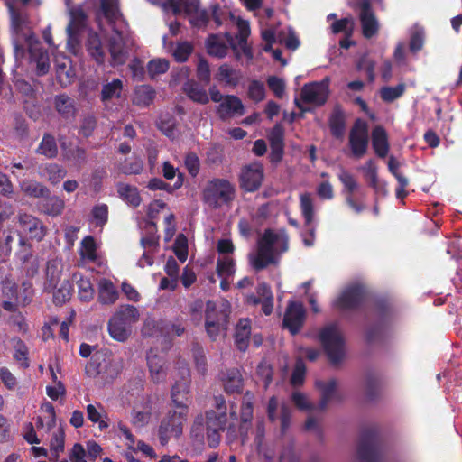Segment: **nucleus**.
Here are the masks:
<instances>
[{"label": "nucleus", "instance_id": "f257e3e1", "mask_svg": "<svg viewBox=\"0 0 462 462\" xmlns=\"http://www.w3.org/2000/svg\"><path fill=\"white\" fill-rule=\"evenodd\" d=\"M11 18L12 44L16 60H23L28 54L29 62L35 66L38 76L46 75L50 70L48 51L42 45L34 32L24 26L25 19L14 5H8Z\"/></svg>", "mask_w": 462, "mask_h": 462}, {"label": "nucleus", "instance_id": "f03ea898", "mask_svg": "<svg viewBox=\"0 0 462 462\" xmlns=\"http://www.w3.org/2000/svg\"><path fill=\"white\" fill-rule=\"evenodd\" d=\"M289 249V236L284 228L274 232L271 228L263 231L257 242L256 254L251 259V264L256 271L267 268L277 263L276 256Z\"/></svg>", "mask_w": 462, "mask_h": 462}, {"label": "nucleus", "instance_id": "7ed1b4c3", "mask_svg": "<svg viewBox=\"0 0 462 462\" xmlns=\"http://www.w3.org/2000/svg\"><path fill=\"white\" fill-rule=\"evenodd\" d=\"M139 310L134 305H121L108 321L110 337L118 342L127 341L132 335L133 325L139 320Z\"/></svg>", "mask_w": 462, "mask_h": 462}, {"label": "nucleus", "instance_id": "20e7f679", "mask_svg": "<svg viewBox=\"0 0 462 462\" xmlns=\"http://www.w3.org/2000/svg\"><path fill=\"white\" fill-rule=\"evenodd\" d=\"M231 304L227 300L218 303L208 301L205 314V328L212 340H216L220 331H226L229 325Z\"/></svg>", "mask_w": 462, "mask_h": 462}, {"label": "nucleus", "instance_id": "39448f33", "mask_svg": "<svg viewBox=\"0 0 462 462\" xmlns=\"http://www.w3.org/2000/svg\"><path fill=\"white\" fill-rule=\"evenodd\" d=\"M319 339L330 364L339 365L345 357V338L338 324L332 322L323 327L319 333Z\"/></svg>", "mask_w": 462, "mask_h": 462}, {"label": "nucleus", "instance_id": "423d86ee", "mask_svg": "<svg viewBox=\"0 0 462 462\" xmlns=\"http://www.w3.org/2000/svg\"><path fill=\"white\" fill-rule=\"evenodd\" d=\"M236 198V186L226 179L208 180L202 191L203 201L211 208L218 209L230 205Z\"/></svg>", "mask_w": 462, "mask_h": 462}, {"label": "nucleus", "instance_id": "0eeeda50", "mask_svg": "<svg viewBox=\"0 0 462 462\" xmlns=\"http://www.w3.org/2000/svg\"><path fill=\"white\" fill-rule=\"evenodd\" d=\"M383 452V446L378 430L375 427L364 429L356 450L359 462H380Z\"/></svg>", "mask_w": 462, "mask_h": 462}, {"label": "nucleus", "instance_id": "6e6552de", "mask_svg": "<svg viewBox=\"0 0 462 462\" xmlns=\"http://www.w3.org/2000/svg\"><path fill=\"white\" fill-rule=\"evenodd\" d=\"M187 412L183 411H169L166 416L162 420L158 437L162 446L168 444L171 438L178 439L183 430V424L187 420Z\"/></svg>", "mask_w": 462, "mask_h": 462}, {"label": "nucleus", "instance_id": "1a4fd4ad", "mask_svg": "<svg viewBox=\"0 0 462 462\" xmlns=\"http://www.w3.org/2000/svg\"><path fill=\"white\" fill-rule=\"evenodd\" d=\"M368 291L365 286L356 283L346 287L333 301V307L340 310L359 309L367 300Z\"/></svg>", "mask_w": 462, "mask_h": 462}, {"label": "nucleus", "instance_id": "9d476101", "mask_svg": "<svg viewBox=\"0 0 462 462\" xmlns=\"http://www.w3.org/2000/svg\"><path fill=\"white\" fill-rule=\"evenodd\" d=\"M348 143L354 157H363L368 149L369 129L368 124L362 118H356L350 129Z\"/></svg>", "mask_w": 462, "mask_h": 462}, {"label": "nucleus", "instance_id": "9b49d317", "mask_svg": "<svg viewBox=\"0 0 462 462\" xmlns=\"http://www.w3.org/2000/svg\"><path fill=\"white\" fill-rule=\"evenodd\" d=\"M374 311L381 324L369 327L366 329L365 341L368 344L376 342L381 338L383 325L391 319L393 312L392 303L384 298H376L374 300Z\"/></svg>", "mask_w": 462, "mask_h": 462}, {"label": "nucleus", "instance_id": "f8f14e48", "mask_svg": "<svg viewBox=\"0 0 462 462\" xmlns=\"http://www.w3.org/2000/svg\"><path fill=\"white\" fill-rule=\"evenodd\" d=\"M264 179V168L259 162H254L245 165L239 175L240 188L245 192L257 191Z\"/></svg>", "mask_w": 462, "mask_h": 462}, {"label": "nucleus", "instance_id": "ddd939ff", "mask_svg": "<svg viewBox=\"0 0 462 462\" xmlns=\"http://www.w3.org/2000/svg\"><path fill=\"white\" fill-rule=\"evenodd\" d=\"M359 8V21L362 34L365 39H371L379 32V21L372 8L370 0H356Z\"/></svg>", "mask_w": 462, "mask_h": 462}, {"label": "nucleus", "instance_id": "4468645a", "mask_svg": "<svg viewBox=\"0 0 462 462\" xmlns=\"http://www.w3.org/2000/svg\"><path fill=\"white\" fill-rule=\"evenodd\" d=\"M227 413L214 411L206 412L207 439L210 448H217L220 442V432L226 428Z\"/></svg>", "mask_w": 462, "mask_h": 462}, {"label": "nucleus", "instance_id": "2eb2a0df", "mask_svg": "<svg viewBox=\"0 0 462 462\" xmlns=\"http://www.w3.org/2000/svg\"><path fill=\"white\" fill-rule=\"evenodd\" d=\"M304 103L323 106L328 98V79L305 84L300 92Z\"/></svg>", "mask_w": 462, "mask_h": 462}, {"label": "nucleus", "instance_id": "dca6fc26", "mask_svg": "<svg viewBox=\"0 0 462 462\" xmlns=\"http://www.w3.org/2000/svg\"><path fill=\"white\" fill-rule=\"evenodd\" d=\"M304 320L305 309L302 303L299 301L289 302L282 320L283 328H287L294 336L300 332Z\"/></svg>", "mask_w": 462, "mask_h": 462}, {"label": "nucleus", "instance_id": "f3484780", "mask_svg": "<svg viewBox=\"0 0 462 462\" xmlns=\"http://www.w3.org/2000/svg\"><path fill=\"white\" fill-rule=\"evenodd\" d=\"M337 380L331 378L328 381L317 380L316 388L320 392V401L318 408L319 411H325L332 401L342 402L344 396L337 391Z\"/></svg>", "mask_w": 462, "mask_h": 462}, {"label": "nucleus", "instance_id": "a211bd4d", "mask_svg": "<svg viewBox=\"0 0 462 462\" xmlns=\"http://www.w3.org/2000/svg\"><path fill=\"white\" fill-rule=\"evenodd\" d=\"M18 225L30 239L42 241L46 236V226L42 221L31 214L19 213Z\"/></svg>", "mask_w": 462, "mask_h": 462}, {"label": "nucleus", "instance_id": "6ab92c4d", "mask_svg": "<svg viewBox=\"0 0 462 462\" xmlns=\"http://www.w3.org/2000/svg\"><path fill=\"white\" fill-rule=\"evenodd\" d=\"M271 152L269 160L273 164L282 162L284 155V128L279 123L275 124L268 134Z\"/></svg>", "mask_w": 462, "mask_h": 462}, {"label": "nucleus", "instance_id": "aec40b11", "mask_svg": "<svg viewBox=\"0 0 462 462\" xmlns=\"http://www.w3.org/2000/svg\"><path fill=\"white\" fill-rule=\"evenodd\" d=\"M115 35L110 36L107 41L108 51L111 56V65H124L128 57V51L123 38V33L117 29L113 30Z\"/></svg>", "mask_w": 462, "mask_h": 462}, {"label": "nucleus", "instance_id": "412c9836", "mask_svg": "<svg viewBox=\"0 0 462 462\" xmlns=\"http://www.w3.org/2000/svg\"><path fill=\"white\" fill-rule=\"evenodd\" d=\"M217 114L222 121H225L236 115L243 116L245 107L239 97L234 95H226L217 107Z\"/></svg>", "mask_w": 462, "mask_h": 462}, {"label": "nucleus", "instance_id": "4be33fe9", "mask_svg": "<svg viewBox=\"0 0 462 462\" xmlns=\"http://www.w3.org/2000/svg\"><path fill=\"white\" fill-rule=\"evenodd\" d=\"M221 381L226 393L240 394L243 393L244 379L239 369H227L222 374Z\"/></svg>", "mask_w": 462, "mask_h": 462}, {"label": "nucleus", "instance_id": "5701e85b", "mask_svg": "<svg viewBox=\"0 0 462 462\" xmlns=\"http://www.w3.org/2000/svg\"><path fill=\"white\" fill-rule=\"evenodd\" d=\"M328 126L334 138L343 139L346 127V117L341 106L337 105L333 107L328 118Z\"/></svg>", "mask_w": 462, "mask_h": 462}, {"label": "nucleus", "instance_id": "b1692460", "mask_svg": "<svg viewBox=\"0 0 462 462\" xmlns=\"http://www.w3.org/2000/svg\"><path fill=\"white\" fill-rule=\"evenodd\" d=\"M37 207L47 216L58 217L65 208V201L60 197L50 193L37 203Z\"/></svg>", "mask_w": 462, "mask_h": 462}, {"label": "nucleus", "instance_id": "393cba45", "mask_svg": "<svg viewBox=\"0 0 462 462\" xmlns=\"http://www.w3.org/2000/svg\"><path fill=\"white\" fill-rule=\"evenodd\" d=\"M249 35H250L249 24L245 22H242L238 24V33L236 36V44L234 42V39L229 33H226V37L227 39V42H229V44L231 45V47L234 50H236V47L238 46L246 57L252 58L253 57L252 50H251V47L247 44V39H248Z\"/></svg>", "mask_w": 462, "mask_h": 462}, {"label": "nucleus", "instance_id": "a878e982", "mask_svg": "<svg viewBox=\"0 0 462 462\" xmlns=\"http://www.w3.org/2000/svg\"><path fill=\"white\" fill-rule=\"evenodd\" d=\"M189 392V381L188 378L182 377L181 381L176 382L171 388V400L179 409L188 413V394Z\"/></svg>", "mask_w": 462, "mask_h": 462}, {"label": "nucleus", "instance_id": "bb28decb", "mask_svg": "<svg viewBox=\"0 0 462 462\" xmlns=\"http://www.w3.org/2000/svg\"><path fill=\"white\" fill-rule=\"evenodd\" d=\"M39 174L51 185H58L67 175V170L60 164L46 162L39 167Z\"/></svg>", "mask_w": 462, "mask_h": 462}, {"label": "nucleus", "instance_id": "cd10ccee", "mask_svg": "<svg viewBox=\"0 0 462 462\" xmlns=\"http://www.w3.org/2000/svg\"><path fill=\"white\" fill-rule=\"evenodd\" d=\"M372 146L379 158H385L387 156L390 144L387 133L381 125L375 126L372 131Z\"/></svg>", "mask_w": 462, "mask_h": 462}, {"label": "nucleus", "instance_id": "c85d7f7f", "mask_svg": "<svg viewBox=\"0 0 462 462\" xmlns=\"http://www.w3.org/2000/svg\"><path fill=\"white\" fill-rule=\"evenodd\" d=\"M118 297L119 292L115 284L108 279H101L98 283V302L103 305H112L117 300Z\"/></svg>", "mask_w": 462, "mask_h": 462}, {"label": "nucleus", "instance_id": "c756f323", "mask_svg": "<svg viewBox=\"0 0 462 462\" xmlns=\"http://www.w3.org/2000/svg\"><path fill=\"white\" fill-rule=\"evenodd\" d=\"M251 335V320L248 319H241L236 327L235 343L236 347L245 352L249 346Z\"/></svg>", "mask_w": 462, "mask_h": 462}, {"label": "nucleus", "instance_id": "7c9ffc66", "mask_svg": "<svg viewBox=\"0 0 462 462\" xmlns=\"http://www.w3.org/2000/svg\"><path fill=\"white\" fill-rule=\"evenodd\" d=\"M182 89L187 97L193 102L205 105L209 101L206 89L195 80L191 79L185 82Z\"/></svg>", "mask_w": 462, "mask_h": 462}, {"label": "nucleus", "instance_id": "2f4dec72", "mask_svg": "<svg viewBox=\"0 0 462 462\" xmlns=\"http://www.w3.org/2000/svg\"><path fill=\"white\" fill-rule=\"evenodd\" d=\"M147 365L149 367L151 378L153 383H159L165 380V360L162 357L159 356L158 355H148Z\"/></svg>", "mask_w": 462, "mask_h": 462}, {"label": "nucleus", "instance_id": "473e14b6", "mask_svg": "<svg viewBox=\"0 0 462 462\" xmlns=\"http://www.w3.org/2000/svg\"><path fill=\"white\" fill-rule=\"evenodd\" d=\"M73 281L78 286V294L81 301L89 302L93 300L95 290L90 280L85 277L81 273H73Z\"/></svg>", "mask_w": 462, "mask_h": 462}, {"label": "nucleus", "instance_id": "72a5a7b5", "mask_svg": "<svg viewBox=\"0 0 462 462\" xmlns=\"http://www.w3.org/2000/svg\"><path fill=\"white\" fill-rule=\"evenodd\" d=\"M154 98L155 90L149 85H141L134 90L133 104L140 107H147Z\"/></svg>", "mask_w": 462, "mask_h": 462}, {"label": "nucleus", "instance_id": "f704fd0d", "mask_svg": "<svg viewBox=\"0 0 462 462\" xmlns=\"http://www.w3.org/2000/svg\"><path fill=\"white\" fill-rule=\"evenodd\" d=\"M35 152L47 159L56 158L58 156L59 150L55 137L49 133H45L36 148Z\"/></svg>", "mask_w": 462, "mask_h": 462}, {"label": "nucleus", "instance_id": "c9c22d12", "mask_svg": "<svg viewBox=\"0 0 462 462\" xmlns=\"http://www.w3.org/2000/svg\"><path fill=\"white\" fill-rule=\"evenodd\" d=\"M69 15L70 19L67 26V32L71 37L85 28L87 14L81 7H75L70 10Z\"/></svg>", "mask_w": 462, "mask_h": 462}, {"label": "nucleus", "instance_id": "e433bc0d", "mask_svg": "<svg viewBox=\"0 0 462 462\" xmlns=\"http://www.w3.org/2000/svg\"><path fill=\"white\" fill-rule=\"evenodd\" d=\"M215 78L218 82L235 88L238 85L241 75L238 70L225 63L218 68Z\"/></svg>", "mask_w": 462, "mask_h": 462}, {"label": "nucleus", "instance_id": "4c0bfd02", "mask_svg": "<svg viewBox=\"0 0 462 462\" xmlns=\"http://www.w3.org/2000/svg\"><path fill=\"white\" fill-rule=\"evenodd\" d=\"M55 108L64 118H73L76 114L74 99L65 94H60L55 97Z\"/></svg>", "mask_w": 462, "mask_h": 462}, {"label": "nucleus", "instance_id": "58836bf2", "mask_svg": "<svg viewBox=\"0 0 462 462\" xmlns=\"http://www.w3.org/2000/svg\"><path fill=\"white\" fill-rule=\"evenodd\" d=\"M119 197L128 205L137 208L142 201L138 189L129 184L120 183L117 186Z\"/></svg>", "mask_w": 462, "mask_h": 462}, {"label": "nucleus", "instance_id": "ea45409f", "mask_svg": "<svg viewBox=\"0 0 462 462\" xmlns=\"http://www.w3.org/2000/svg\"><path fill=\"white\" fill-rule=\"evenodd\" d=\"M123 88V81L120 79H114L111 82L104 84L100 92V100L106 103L113 98H120Z\"/></svg>", "mask_w": 462, "mask_h": 462}, {"label": "nucleus", "instance_id": "a19ab883", "mask_svg": "<svg viewBox=\"0 0 462 462\" xmlns=\"http://www.w3.org/2000/svg\"><path fill=\"white\" fill-rule=\"evenodd\" d=\"M184 182V174L182 172H178L177 180L173 185H171L162 179L152 178L150 180L148 183V188L151 190H165L168 193H172L173 191L180 189Z\"/></svg>", "mask_w": 462, "mask_h": 462}, {"label": "nucleus", "instance_id": "79ce46f5", "mask_svg": "<svg viewBox=\"0 0 462 462\" xmlns=\"http://www.w3.org/2000/svg\"><path fill=\"white\" fill-rule=\"evenodd\" d=\"M87 50L89 55L98 63L104 64L106 53L102 47L100 38L97 33L90 35L87 42Z\"/></svg>", "mask_w": 462, "mask_h": 462}, {"label": "nucleus", "instance_id": "37998d69", "mask_svg": "<svg viewBox=\"0 0 462 462\" xmlns=\"http://www.w3.org/2000/svg\"><path fill=\"white\" fill-rule=\"evenodd\" d=\"M256 292L263 298L260 302L263 312L267 316L270 315L273 309V295L270 286L266 282L259 283Z\"/></svg>", "mask_w": 462, "mask_h": 462}, {"label": "nucleus", "instance_id": "c03bdc74", "mask_svg": "<svg viewBox=\"0 0 462 462\" xmlns=\"http://www.w3.org/2000/svg\"><path fill=\"white\" fill-rule=\"evenodd\" d=\"M208 53L217 58H224L227 54V46L216 34H211L206 41Z\"/></svg>", "mask_w": 462, "mask_h": 462}, {"label": "nucleus", "instance_id": "a18cd8bd", "mask_svg": "<svg viewBox=\"0 0 462 462\" xmlns=\"http://www.w3.org/2000/svg\"><path fill=\"white\" fill-rule=\"evenodd\" d=\"M21 188L22 190L30 198L42 199L44 196L50 194V189L46 186L33 180L24 181Z\"/></svg>", "mask_w": 462, "mask_h": 462}, {"label": "nucleus", "instance_id": "49530a36", "mask_svg": "<svg viewBox=\"0 0 462 462\" xmlns=\"http://www.w3.org/2000/svg\"><path fill=\"white\" fill-rule=\"evenodd\" d=\"M73 290V283L69 280H64L60 287L53 291V302L56 305L64 304L70 299Z\"/></svg>", "mask_w": 462, "mask_h": 462}, {"label": "nucleus", "instance_id": "de8ad7c7", "mask_svg": "<svg viewBox=\"0 0 462 462\" xmlns=\"http://www.w3.org/2000/svg\"><path fill=\"white\" fill-rule=\"evenodd\" d=\"M217 273L221 278H229L234 275L236 272L235 260L226 255L218 258L216 266Z\"/></svg>", "mask_w": 462, "mask_h": 462}, {"label": "nucleus", "instance_id": "09e8293b", "mask_svg": "<svg viewBox=\"0 0 462 462\" xmlns=\"http://www.w3.org/2000/svg\"><path fill=\"white\" fill-rule=\"evenodd\" d=\"M56 74L60 82H62L63 79L69 81L70 79L74 77V71L69 58L63 57L62 59H56Z\"/></svg>", "mask_w": 462, "mask_h": 462}, {"label": "nucleus", "instance_id": "8fccbe9b", "mask_svg": "<svg viewBox=\"0 0 462 462\" xmlns=\"http://www.w3.org/2000/svg\"><path fill=\"white\" fill-rule=\"evenodd\" d=\"M330 29L332 33L338 34L343 32L344 35L352 36L355 29L354 19L349 17H344L339 20H336L331 25Z\"/></svg>", "mask_w": 462, "mask_h": 462}, {"label": "nucleus", "instance_id": "3c124183", "mask_svg": "<svg viewBox=\"0 0 462 462\" xmlns=\"http://www.w3.org/2000/svg\"><path fill=\"white\" fill-rule=\"evenodd\" d=\"M63 155L67 160L73 161L78 164L84 163L87 160L86 150L79 146L68 148L66 143H61Z\"/></svg>", "mask_w": 462, "mask_h": 462}, {"label": "nucleus", "instance_id": "603ef678", "mask_svg": "<svg viewBox=\"0 0 462 462\" xmlns=\"http://www.w3.org/2000/svg\"><path fill=\"white\" fill-rule=\"evenodd\" d=\"M405 88L404 83H400L394 87H383L380 90L381 98L384 102L392 103L404 94Z\"/></svg>", "mask_w": 462, "mask_h": 462}, {"label": "nucleus", "instance_id": "864d4df0", "mask_svg": "<svg viewBox=\"0 0 462 462\" xmlns=\"http://www.w3.org/2000/svg\"><path fill=\"white\" fill-rule=\"evenodd\" d=\"M300 201L301 213L305 219V225L310 226L314 217V208L311 195L310 193H304L300 195Z\"/></svg>", "mask_w": 462, "mask_h": 462}, {"label": "nucleus", "instance_id": "5fc2aeb1", "mask_svg": "<svg viewBox=\"0 0 462 462\" xmlns=\"http://www.w3.org/2000/svg\"><path fill=\"white\" fill-rule=\"evenodd\" d=\"M108 206L106 204H98L93 207L91 216L96 227H104L108 221Z\"/></svg>", "mask_w": 462, "mask_h": 462}, {"label": "nucleus", "instance_id": "6e6d98bb", "mask_svg": "<svg viewBox=\"0 0 462 462\" xmlns=\"http://www.w3.org/2000/svg\"><path fill=\"white\" fill-rule=\"evenodd\" d=\"M254 394L247 391L243 397L240 417L243 422L251 421L254 412Z\"/></svg>", "mask_w": 462, "mask_h": 462}, {"label": "nucleus", "instance_id": "4d7b16f0", "mask_svg": "<svg viewBox=\"0 0 462 462\" xmlns=\"http://www.w3.org/2000/svg\"><path fill=\"white\" fill-rule=\"evenodd\" d=\"M80 255L89 261L97 259V245L93 236H87L82 239Z\"/></svg>", "mask_w": 462, "mask_h": 462}, {"label": "nucleus", "instance_id": "13d9d810", "mask_svg": "<svg viewBox=\"0 0 462 462\" xmlns=\"http://www.w3.org/2000/svg\"><path fill=\"white\" fill-rule=\"evenodd\" d=\"M101 10L109 23H116L119 15L116 0H100Z\"/></svg>", "mask_w": 462, "mask_h": 462}, {"label": "nucleus", "instance_id": "bf43d9fd", "mask_svg": "<svg viewBox=\"0 0 462 462\" xmlns=\"http://www.w3.org/2000/svg\"><path fill=\"white\" fill-rule=\"evenodd\" d=\"M248 97L254 102H261L265 98V87L263 82L253 79L248 87Z\"/></svg>", "mask_w": 462, "mask_h": 462}, {"label": "nucleus", "instance_id": "052dcab7", "mask_svg": "<svg viewBox=\"0 0 462 462\" xmlns=\"http://www.w3.org/2000/svg\"><path fill=\"white\" fill-rule=\"evenodd\" d=\"M173 251L180 262H186L188 258V240L183 234H180L175 239Z\"/></svg>", "mask_w": 462, "mask_h": 462}, {"label": "nucleus", "instance_id": "680f3d73", "mask_svg": "<svg viewBox=\"0 0 462 462\" xmlns=\"http://www.w3.org/2000/svg\"><path fill=\"white\" fill-rule=\"evenodd\" d=\"M169 61L165 59H153L148 62L147 70L152 78L163 74L169 69Z\"/></svg>", "mask_w": 462, "mask_h": 462}, {"label": "nucleus", "instance_id": "e2e57ef3", "mask_svg": "<svg viewBox=\"0 0 462 462\" xmlns=\"http://www.w3.org/2000/svg\"><path fill=\"white\" fill-rule=\"evenodd\" d=\"M379 394V380L373 374H368L365 378V395L369 401H374Z\"/></svg>", "mask_w": 462, "mask_h": 462}, {"label": "nucleus", "instance_id": "0e129e2a", "mask_svg": "<svg viewBox=\"0 0 462 462\" xmlns=\"http://www.w3.org/2000/svg\"><path fill=\"white\" fill-rule=\"evenodd\" d=\"M337 177L343 184L344 189L348 193V195H352L358 186L353 174L345 169H341Z\"/></svg>", "mask_w": 462, "mask_h": 462}, {"label": "nucleus", "instance_id": "69168bd1", "mask_svg": "<svg viewBox=\"0 0 462 462\" xmlns=\"http://www.w3.org/2000/svg\"><path fill=\"white\" fill-rule=\"evenodd\" d=\"M14 358L19 362L23 368L29 367L28 347L21 339H19L14 346Z\"/></svg>", "mask_w": 462, "mask_h": 462}, {"label": "nucleus", "instance_id": "338daca9", "mask_svg": "<svg viewBox=\"0 0 462 462\" xmlns=\"http://www.w3.org/2000/svg\"><path fill=\"white\" fill-rule=\"evenodd\" d=\"M193 51V46L189 42L178 43L173 51V57L178 62H185Z\"/></svg>", "mask_w": 462, "mask_h": 462}, {"label": "nucleus", "instance_id": "774afa93", "mask_svg": "<svg viewBox=\"0 0 462 462\" xmlns=\"http://www.w3.org/2000/svg\"><path fill=\"white\" fill-rule=\"evenodd\" d=\"M267 85L276 97L282 98L285 92V82L282 79L270 76L267 79Z\"/></svg>", "mask_w": 462, "mask_h": 462}]
</instances>
